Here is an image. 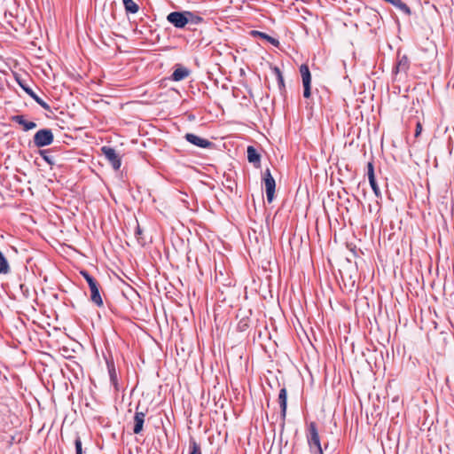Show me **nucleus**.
Returning <instances> with one entry per match:
<instances>
[{"mask_svg": "<svg viewBox=\"0 0 454 454\" xmlns=\"http://www.w3.org/2000/svg\"><path fill=\"white\" fill-rule=\"evenodd\" d=\"M252 35H258L265 40H267L269 43H270L272 45H275V46H278V41L270 35H268L267 34H264L262 32H259V31H252L251 32Z\"/></svg>", "mask_w": 454, "mask_h": 454, "instance_id": "18", "label": "nucleus"}, {"mask_svg": "<svg viewBox=\"0 0 454 454\" xmlns=\"http://www.w3.org/2000/svg\"><path fill=\"white\" fill-rule=\"evenodd\" d=\"M286 400H287L286 389L282 388V389H280L279 394H278V402H279V404L281 407V411H282L283 417L286 416Z\"/></svg>", "mask_w": 454, "mask_h": 454, "instance_id": "12", "label": "nucleus"}, {"mask_svg": "<svg viewBox=\"0 0 454 454\" xmlns=\"http://www.w3.org/2000/svg\"><path fill=\"white\" fill-rule=\"evenodd\" d=\"M9 270V263L3 253L0 251V274H7Z\"/></svg>", "mask_w": 454, "mask_h": 454, "instance_id": "17", "label": "nucleus"}, {"mask_svg": "<svg viewBox=\"0 0 454 454\" xmlns=\"http://www.w3.org/2000/svg\"><path fill=\"white\" fill-rule=\"evenodd\" d=\"M190 447H191L190 454H201L200 447L195 441L191 442Z\"/></svg>", "mask_w": 454, "mask_h": 454, "instance_id": "22", "label": "nucleus"}, {"mask_svg": "<svg viewBox=\"0 0 454 454\" xmlns=\"http://www.w3.org/2000/svg\"><path fill=\"white\" fill-rule=\"evenodd\" d=\"M300 72L302 79V84H307L311 82V74L307 65H301L300 67Z\"/></svg>", "mask_w": 454, "mask_h": 454, "instance_id": "13", "label": "nucleus"}, {"mask_svg": "<svg viewBox=\"0 0 454 454\" xmlns=\"http://www.w3.org/2000/svg\"><path fill=\"white\" fill-rule=\"evenodd\" d=\"M168 22L173 24L176 27L182 28L188 24L185 12H173L167 16Z\"/></svg>", "mask_w": 454, "mask_h": 454, "instance_id": "4", "label": "nucleus"}, {"mask_svg": "<svg viewBox=\"0 0 454 454\" xmlns=\"http://www.w3.org/2000/svg\"><path fill=\"white\" fill-rule=\"evenodd\" d=\"M185 139L191 144L201 148H207L212 145L210 141L191 133L185 135Z\"/></svg>", "mask_w": 454, "mask_h": 454, "instance_id": "6", "label": "nucleus"}, {"mask_svg": "<svg viewBox=\"0 0 454 454\" xmlns=\"http://www.w3.org/2000/svg\"><path fill=\"white\" fill-rule=\"evenodd\" d=\"M81 274L83 276V278L87 281L89 286L97 283L95 281V279L91 276H90L86 271H81Z\"/></svg>", "mask_w": 454, "mask_h": 454, "instance_id": "23", "label": "nucleus"}, {"mask_svg": "<svg viewBox=\"0 0 454 454\" xmlns=\"http://www.w3.org/2000/svg\"><path fill=\"white\" fill-rule=\"evenodd\" d=\"M12 119L15 122H17L20 125H21L25 131L33 129H35L36 127V123L35 122L26 121L22 115H15V116H12Z\"/></svg>", "mask_w": 454, "mask_h": 454, "instance_id": "9", "label": "nucleus"}, {"mask_svg": "<svg viewBox=\"0 0 454 454\" xmlns=\"http://www.w3.org/2000/svg\"><path fill=\"white\" fill-rule=\"evenodd\" d=\"M409 61L406 56H402L398 58L397 64L395 67V73L398 74L401 72H405L408 69Z\"/></svg>", "mask_w": 454, "mask_h": 454, "instance_id": "11", "label": "nucleus"}, {"mask_svg": "<svg viewBox=\"0 0 454 454\" xmlns=\"http://www.w3.org/2000/svg\"><path fill=\"white\" fill-rule=\"evenodd\" d=\"M264 184L266 189L267 200L269 203H271L274 199L276 183L269 168L266 169L264 173Z\"/></svg>", "mask_w": 454, "mask_h": 454, "instance_id": "3", "label": "nucleus"}, {"mask_svg": "<svg viewBox=\"0 0 454 454\" xmlns=\"http://www.w3.org/2000/svg\"><path fill=\"white\" fill-rule=\"evenodd\" d=\"M75 454H82V445L80 438H76L75 442Z\"/></svg>", "mask_w": 454, "mask_h": 454, "instance_id": "24", "label": "nucleus"}, {"mask_svg": "<svg viewBox=\"0 0 454 454\" xmlns=\"http://www.w3.org/2000/svg\"><path fill=\"white\" fill-rule=\"evenodd\" d=\"M422 131V125L419 121L416 125L415 137H419Z\"/></svg>", "mask_w": 454, "mask_h": 454, "instance_id": "26", "label": "nucleus"}, {"mask_svg": "<svg viewBox=\"0 0 454 454\" xmlns=\"http://www.w3.org/2000/svg\"><path fill=\"white\" fill-rule=\"evenodd\" d=\"M27 93L30 95L41 106H43L44 109H49V106L43 101L37 95H35L32 90L30 89H25Z\"/></svg>", "mask_w": 454, "mask_h": 454, "instance_id": "19", "label": "nucleus"}, {"mask_svg": "<svg viewBox=\"0 0 454 454\" xmlns=\"http://www.w3.org/2000/svg\"><path fill=\"white\" fill-rule=\"evenodd\" d=\"M186 12V18L188 20V23H193V24H198L201 21V18L199 17V16H196L194 15L193 13L190 12Z\"/></svg>", "mask_w": 454, "mask_h": 454, "instance_id": "21", "label": "nucleus"}, {"mask_svg": "<svg viewBox=\"0 0 454 454\" xmlns=\"http://www.w3.org/2000/svg\"><path fill=\"white\" fill-rule=\"evenodd\" d=\"M123 4L128 12L137 13L138 12V5L133 0H123Z\"/></svg>", "mask_w": 454, "mask_h": 454, "instance_id": "16", "label": "nucleus"}, {"mask_svg": "<svg viewBox=\"0 0 454 454\" xmlns=\"http://www.w3.org/2000/svg\"><path fill=\"white\" fill-rule=\"evenodd\" d=\"M367 176H368V179H369V183H370V185L373 191V192L375 193V195L377 197H380V188L376 183V180H375V176H374V168H373V164L372 162H369L368 165H367Z\"/></svg>", "mask_w": 454, "mask_h": 454, "instance_id": "7", "label": "nucleus"}, {"mask_svg": "<svg viewBox=\"0 0 454 454\" xmlns=\"http://www.w3.org/2000/svg\"><path fill=\"white\" fill-rule=\"evenodd\" d=\"M303 96L304 98H309L310 96V83L303 84Z\"/></svg>", "mask_w": 454, "mask_h": 454, "instance_id": "25", "label": "nucleus"}, {"mask_svg": "<svg viewBox=\"0 0 454 454\" xmlns=\"http://www.w3.org/2000/svg\"><path fill=\"white\" fill-rule=\"evenodd\" d=\"M53 141V134L51 129H43L38 130L34 136V143L37 147L49 145Z\"/></svg>", "mask_w": 454, "mask_h": 454, "instance_id": "2", "label": "nucleus"}, {"mask_svg": "<svg viewBox=\"0 0 454 454\" xmlns=\"http://www.w3.org/2000/svg\"><path fill=\"white\" fill-rule=\"evenodd\" d=\"M141 233V230H140V227L137 225V234H140Z\"/></svg>", "mask_w": 454, "mask_h": 454, "instance_id": "27", "label": "nucleus"}, {"mask_svg": "<svg viewBox=\"0 0 454 454\" xmlns=\"http://www.w3.org/2000/svg\"><path fill=\"white\" fill-rule=\"evenodd\" d=\"M273 74L275 75L276 79L278 80V85L280 88L284 87V78L282 75V73L280 69L277 67L272 68Z\"/></svg>", "mask_w": 454, "mask_h": 454, "instance_id": "20", "label": "nucleus"}, {"mask_svg": "<svg viewBox=\"0 0 454 454\" xmlns=\"http://www.w3.org/2000/svg\"><path fill=\"white\" fill-rule=\"evenodd\" d=\"M188 74H189V72L186 68L179 67L174 71L172 77H173L174 81H181V80L184 79L185 77H187Z\"/></svg>", "mask_w": 454, "mask_h": 454, "instance_id": "14", "label": "nucleus"}, {"mask_svg": "<svg viewBox=\"0 0 454 454\" xmlns=\"http://www.w3.org/2000/svg\"><path fill=\"white\" fill-rule=\"evenodd\" d=\"M247 159L249 162H258L260 160V155L253 146L247 148Z\"/></svg>", "mask_w": 454, "mask_h": 454, "instance_id": "15", "label": "nucleus"}, {"mask_svg": "<svg viewBox=\"0 0 454 454\" xmlns=\"http://www.w3.org/2000/svg\"><path fill=\"white\" fill-rule=\"evenodd\" d=\"M90 300L98 306L103 305V301L99 294L98 283L90 286Z\"/></svg>", "mask_w": 454, "mask_h": 454, "instance_id": "10", "label": "nucleus"}, {"mask_svg": "<svg viewBox=\"0 0 454 454\" xmlns=\"http://www.w3.org/2000/svg\"><path fill=\"white\" fill-rule=\"evenodd\" d=\"M102 152L114 169H118L121 167V160L114 149L104 146Z\"/></svg>", "mask_w": 454, "mask_h": 454, "instance_id": "5", "label": "nucleus"}, {"mask_svg": "<svg viewBox=\"0 0 454 454\" xmlns=\"http://www.w3.org/2000/svg\"><path fill=\"white\" fill-rule=\"evenodd\" d=\"M309 449L312 454H323L320 438L315 423L309 424V435L308 437Z\"/></svg>", "mask_w": 454, "mask_h": 454, "instance_id": "1", "label": "nucleus"}, {"mask_svg": "<svg viewBox=\"0 0 454 454\" xmlns=\"http://www.w3.org/2000/svg\"><path fill=\"white\" fill-rule=\"evenodd\" d=\"M145 413L143 411H136L134 417V428L133 432L135 434H139L143 430V425L145 421Z\"/></svg>", "mask_w": 454, "mask_h": 454, "instance_id": "8", "label": "nucleus"}]
</instances>
